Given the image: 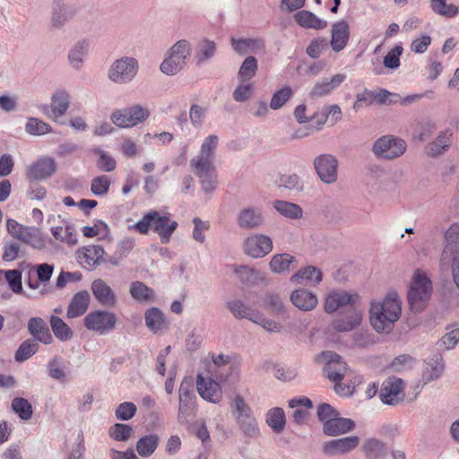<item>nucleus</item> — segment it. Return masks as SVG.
<instances>
[{
	"label": "nucleus",
	"mask_w": 459,
	"mask_h": 459,
	"mask_svg": "<svg viewBox=\"0 0 459 459\" xmlns=\"http://www.w3.org/2000/svg\"><path fill=\"white\" fill-rule=\"evenodd\" d=\"M294 19L299 26L306 29L322 30L327 25L326 21L306 10L299 11L294 15Z\"/></svg>",
	"instance_id": "obj_38"
},
{
	"label": "nucleus",
	"mask_w": 459,
	"mask_h": 459,
	"mask_svg": "<svg viewBox=\"0 0 459 459\" xmlns=\"http://www.w3.org/2000/svg\"><path fill=\"white\" fill-rule=\"evenodd\" d=\"M12 409L23 420H28L32 417V406L25 398L15 397L12 401Z\"/></svg>",
	"instance_id": "obj_56"
},
{
	"label": "nucleus",
	"mask_w": 459,
	"mask_h": 459,
	"mask_svg": "<svg viewBox=\"0 0 459 459\" xmlns=\"http://www.w3.org/2000/svg\"><path fill=\"white\" fill-rule=\"evenodd\" d=\"M359 444V437L358 436H349L325 442L323 451L329 456L342 455L353 451Z\"/></svg>",
	"instance_id": "obj_19"
},
{
	"label": "nucleus",
	"mask_w": 459,
	"mask_h": 459,
	"mask_svg": "<svg viewBox=\"0 0 459 459\" xmlns=\"http://www.w3.org/2000/svg\"><path fill=\"white\" fill-rule=\"evenodd\" d=\"M129 291L132 298L138 302H148L155 297L153 290L139 281L131 283Z\"/></svg>",
	"instance_id": "obj_44"
},
{
	"label": "nucleus",
	"mask_w": 459,
	"mask_h": 459,
	"mask_svg": "<svg viewBox=\"0 0 459 459\" xmlns=\"http://www.w3.org/2000/svg\"><path fill=\"white\" fill-rule=\"evenodd\" d=\"M219 144V137L210 134L204 138L197 156L190 160V167L200 179L202 190L212 194L218 185V175L213 165V157Z\"/></svg>",
	"instance_id": "obj_1"
},
{
	"label": "nucleus",
	"mask_w": 459,
	"mask_h": 459,
	"mask_svg": "<svg viewBox=\"0 0 459 459\" xmlns=\"http://www.w3.org/2000/svg\"><path fill=\"white\" fill-rule=\"evenodd\" d=\"M179 405L178 420L180 424H186L195 409L196 395L191 377H185L179 386Z\"/></svg>",
	"instance_id": "obj_6"
},
{
	"label": "nucleus",
	"mask_w": 459,
	"mask_h": 459,
	"mask_svg": "<svg viewBox=\"0 0 459 459\" xmlns=\"http://www.w3.org/2000/svg\"><path fill=\"white\" fill-rule=\"evenodd\" d=\"M91 292L95 299L104 307H115L117 298L111 287L102 279H96L91 282Z\"/></svg>",
	"instance_id": "obj_21"
},
{
	"label": "nucleus",
	"mask_w": 459,
	"mask_h": 459,
	"mask_svg": "<svg viewBox=\"0 0 459 459\" xmlns=\"http://www.w3.org/2000/svg\"><path fill=\"white\" fill-rule=\"evenodd\" d=\"M273 207L282 216L290 219H299L303 214L299 205L287 201L276 200L273 202Z\"/></svg>",
	"instance_id": "obj_48"
},
{
	"label": "nucleus",
	"mask_w": 459,
	"mask_h": 459,
	"mask_svg": "<svg viewBox=\"0 0 459 459\" xmlns=\"http://www.w3.org/2000/svg\"><path fill=\"white\" fill-rule=\"evenodd\" d=\"M196 389L200 396L210 403H218L221 399V387L211 377H204L201 374L196 377Z\"/></svg>",
	"instance_id": "obj_20"
},
{
	"label": "nucleus",
	"mask_w": 459,
	"mask_h": 459,
	"mask_svg": "<svg viewBox=\"0 0 459 459\" xmlns=\"http://www.w3.org/2000/svg\"><path fill=\"white\" fill-rule=\"evenodd\" d=\"M346 79V75L337 74L330 80L324 79L317 82L310 91L312 98H320L330 94L333 90L337 89Z\"/></svg>",
	"instance_id": "obj_32"
},
{
	"label": "nucleus",
	"mask_w": 459,
	"mask_h": 459,
	"mask_svg": "<svg viewBox=\"0 0 459 459\" xmlns=\"http://www.w3.org/2000/svg\"><path fill=\"white\" fill-rule=\"evenodd\" d=\"M314 168L319 178L326 184H333L337 180V159L328 153L315 158Z\"/></svg>",
	"instance_id": "obj_12"
},
{
	"label": "nucleus",
	"mask_w": 459,
	"mask_h": 459,
	"mask_svg": "<svg viewBox=\"0 0 459 459\" xmlns=\"http://www.w3.org/2000/svg\"><path fill=\"white\" fill-rule=\"evenodd\" d=\"M432 292V282L429 277L417 271L414 273L410 290L408 302L414 312L423 310Z\"/></svg>",
	"instance_id": "obj_3"
},
{
	"label": "nucleus",
	"mask_w": 459,
	"mask_h": 459,
	"mask_svg": "<svg viewBox=\"0 0 459 459\" xmlns=\"http://www.w3.org/2000/svg\"><path fill=\"white\" fill-rule=\"evenodd\" d=\"M50 325L55 336L60 341L65 342L72 338L71 328L59 316H51Z\"/></svg>",
	"instance_id": "obj_51"
},
{
	"label": "nucleus",
	"mask_w": 459,
	"mask_h": 459,
	"mask_svg": "<svg viewBox=\"0 0 459 459\" xmlns=\"http://www.w3.org/2000/svg\"><path fill=\"white\" fill-rule=\"evenodd\" d=\"M76 255L81 265L91 271L103 262L105 250L100 245H90L79 248Z\"/></svg>",
	"instance_id": "obj_18"
},
{
	"label": "nucleus",
	"mask_w": 459,
	"mask_h": 459,
	"mask_svg": "<svg viewBox=\"0 0 459 459\" xmlns=\"http://www.w3.org/2000/svg\"><path fill=\"white\" fill-rule=\"evenodd\" d=\"M150 116L147 108L133 105L112 112L110 119L114 125L122 128H129L143 123Z\"/></svg>",
	"instance_id": "obj_7"
},
{
	"label": "nucleus",
	"mask_w": 459,
	"mask_h": 459,
	"mask_svg": "<svg viewBox=\"0 0 459 459\" xmlns=\"http://www.w3.org/2000/svg\"><path fill=\"white\" fill-rule=\"evenodd\" d=\"M216 53V44L214 41L204 39L201 40L197 46V51L195 55L196 63L201 65L212 57Z\"/></svg>",
	"instance_id": "obj_50"
},
{
	"label": "nucleus",
	"mask_w": 459,
	"mask_h": 459,
	"mask_svg": "<svg viewBox=\"0 0 459 459\" xmlns=\"http://www.w3.org/2000/svg\"><path fill=\"white\" fill-rule=\"evenodd\" d=\"M51 233L56 239L66 243L68 246H74L77 243V238L71 225H66L65 228L61 226L52 227Z\"/></svg>",
	"instance_id": "obj_55"
},
{
	"label": "nucleus",
	"mask_w": 459,
	"mask_h": 459,
	"mask_svg": "<svg viewBox=\"0 0 459 459\" xmlns=\"http://www.w3.org/2000/svg\"><path fill=\"white\" fill-rule=\"evenodd\" d=\"M38 280L33 281L30 278L27 281V285L31 290H37L39 287V282H48L54 272V266L48 264H39L34 267Z\"/></svg>",
	"instance_id": "obj_49"
},
{
	"label": "nucleus",
	"mask_w": 459,
	"mask_h": 459,
	"mask_svg": "<svg viewBox=\"0 0 459 459\" xmlns=\"http://www.w3.org/2000/svg\"><path fill=\"white\" fill-rule=\"evenodd\" d=\"M445 239L440 263L442 265H449L452 258L459 256V223L455 222L446 230Z\"/></svg>",
	"instance_id": "obj_17"
},
{
	"label": "nucleus",
	"mask_w": 459,
	"mask_h": 459,
	"mask_svg": "<svg viewBox=\"0 0 459 459\" xmlns=\"http://www.w3.org/2000/svg\"><path fill=\"white\" fill-rule=\"evenodd\" d=\"M359 297L358 294H351L344 290L330 292L325 300V311L328 314L342 309L344 312L359 309L356 306Z\"/></svg>",
	"instance_id": "obj_10"
},
{
	"label": "nucleus",
	"mask_w": 459,
	"mask_h": 459,
	"mask_svg": "<svg viewBox=\"0 0 459 459\" xmlns=\"http://www.w3.org/2000/svg\"><path fill=\"white\" fill-rule=\"evenodd\" d=\"M444 362L441 355H435L426 362V366L422 371V382L428 384L439 378L444 371Z\"/></svg>",
	"instance_id": "obj_36"
},
{
	"label": "nucleus",
	"mask_w": 459,
	"mask_h": 459,
	"mask_svg": "<svg viewBox=\"0 0 459 459\" xmlns=\"http://www.w3.org/2000/svg\"><path fill=\"white\" fill-rule=\"evenodd\" d=\"M265 422L274 433H281L286 425L283 409L281 407L270 409L265 414Z\"/></svg>",
	"instance_id": "obj_41"
},
{
	"label": "nucleus",
	"mask_w": 459,
	"mask_h": 459,
	"mask_svg": "<svg viewBox=\"0 0 459 459\" xmlns=\"http://www.w3.org/2000/svg\"><path fill=\"white\" fill-rule=\"evenodd\" d=\"M56 170V162L51 157H41L32 162L26 170L30 181H41L49 178Z\"/></svg>",
	"instance_id": "obj_16"
},
{
	"label": "nucleus",
	"mask_w": 459,
	"mask_h": 459,
	"mask_svg": "<svg viewBox=\"0 0 459 459\" xmlns=\"http://www.w3.org/2000/svg\"><path fill=\"white\" fill-rule=\"evenodd\" d=\"M328 41L325 38H316L311 40L306 48V53L311 58H317L321 53L328 48Z\"/></svg>",
	"instance_id": "obj_64"
},
{
	"label": "nucleus",
	"mask_w": 459,
	"mask_h": 459,
	"mask_svg": "<svg viewBox=\"0 0 459 459\" xmlns=\"http://www.w3.org/2000/svg\"><path fill=\"white\" fill-rule=\"evenodd\" d=\"M258 65L255 56H247L240 65L238 73V79L241 82H246L252 79L257 71Z\"/></svg>",
	"instance_id": "obj_52"
},
{
	"label": "nucleus",
	"mask_w": 459,
	"mask_h": 459,
	"mask_svg": "<svg viewBox=\"0 0 459 459\" xmlns=\"http://www.w3.org/2000/svg\"><path fill=\"white\" fill-rule=\"evenodd\" d=\"M39 351V344L32 340L22 342L14 354V359L18 362H23L32 357Z\"/></svg>",
	"instance_id": "obj_54"
},
{
	"label": "nucleus",
	"mask_w": 459,
	"mask_h": 459,
	"mask_svg": "<svg viewBox=\"0 0 459 459\" xmlns=\"http://www.w3.org/2000/svg\"><path fill=\"white\" fill-rule=\"evenodd\" d=\"M404 383L398 377H388L381 386L379 397L383 403L387 405H396L403 401Z\"/></svg>",
	"instance_id": "obj_13"
},
{
	"label": "nucleus",
	"mask_w": 459,
	"mask_h": 459,
	"mask_svg": "<svg viewBox=\"0 0 459 459\" xmlns=\"http://www.w3.org/2000/svg\"><path fill=\"white\" fill-rule=\"evenodd\" d=\"M111 180L107 175L93 178L91 182V191L96 196H102L108 193Z\"/></svg>",
	"instance_id": "obj_58"
},
{
	"label": "nucleus",
	"mask_w": 459,
	"mask_h": 459,
	"mask_svg": "<svg viewBox=\"0 0 459 459\" xmlns=\"http://www.w3.org/2000/svg\"><path fill=\"white\" fill-rule=\"evenodd\" d=\"M406 143L393 135H385L373 145L374 153L380 158L393 160L402 156L406 151Z\"/></svg>",
	"instance_id": "obj_9"
},
{
	"label": "nucleus",
	"mask_w": 459,
	"mask_h": 459,
	"mask_svg": "<svg viewBox=\"0 0 459 459\" xmlns=\"http://www.w3.org/2000/svg\"><path fill=\"white\" fill-rule=\"evenodd\" d=\"M323 274L319 268L307 265L294 273L290 281L295 284L316 286L322 281Z\"/></svg>",
	"instance_id": "obj_27"
},
{
	"label": "nucleus",
	"mask_w": 459,
	"mask_h": 459,
	"mask_svg": "<svg viewBox=\"0 0 459 459\" xmlns=\"http://www.w3.org/2000/svg\"><path fill=\"white\" fill-rule=\"evenodd\" d=\"M227 307L230 313L238 319L245 318L254 322L255 318H257L258 316V310L253 309L239 299L227 302Z\"/></svg>",
	"instance_id": "obj_37"
},
{
	"label": "nucleus",
	"mask_w": 459,
	"mask_h": 459,
	"mask_svg": "<svg viewBox=\"0 0 459 459\" xmlns=\"http://www.w3.org/2000/svg\"><path fill=\"white\" fill-rule=\"evenodd\" d=\"M24 230L26 231H24V235L21 239L22 242L38 250H41L45 247L46 239L38 228L29 227Z\"/></svg>",
	"instance_id": "obj_47"
},
{
	"label": "nucleus",
	"mask_w": 459,
	"mask_h": 459,
	"mask_svg": "<svg viewBox=\"0 0 459 459\" xmlns=\"http://www.w3.org/2000/svg\"><path fill=\"white\" fill-rule=\"evenodd\" d=\"M273 250V240L264 234L248 236L243 243L244 253L253 258H262Z\"/></svg>",
	"instance_id": "obj_11"
},
{
	"label": "nucleus",
	"mask_w": 459,
	"mask_h": 459,
	"mask_svg": "<svg viewBox=\"0 0 459 459\" xmlns=\"http://www.w3.org/2000/svg\"><path fill=\"white\" fill-rule=\"evenodd\" d=\"M134 432L130 425L115 423L109 429V437L116 441H127Z\"/></svg>",
	"instance_id": "obj_60"
},
{
	"label": "nucleus",
	"mask_w": 459,
	"mask_h": 459,
	"mask_svg": "<svg viewBox=\"0 0 459 459\" xmlns=\"http://www.w3.org/2000/svg\"><path fill=\"white\" fill-rule=\"evenodd\" d=\"M322 356L325 359V376L332 382H342L349 369L346 362L339 354L330 351H324Z\"/></svg>",
	"instance_id": "obj_15"
},
{
	"label": "nucleus",
	"mask_w": 459,
	"mask_h": 459,
	"mask_svg": "<svg viewBox=\"0 0 459 459\" xmlns=\"http://www.w3.org/2000/svg\"><path fill=\"white\" fill-rule=\"evenodd\" d=\"M89 48L90 41L87 39L79 40L73 46L68 54V60L74 68H81L84 57L89 53Z\"/></svg>",
	"instance_id": "obj_39"
},
{
	"label": "nucleus",
	"mask_w": 459,
	"mask_h": 459,
	"mask_svg": "<svg viewBox=\"0 0 459 459\" xmlns=\"http://www.w3.org/2000/svg\"><path fill=\"white\" fill-rule=\"evenodd\" d=\"M232 413L241 433L248 438L256 439L261 432L258 421L250 405L242 395L236 394L231 402Z\"/></svg>",
	"instance_id": "obj_2"
},
{
	"label": "nucleus",
	"mask_w": 459,
	"mask_h": 459,
	"mask_svg": "<svg viewBox=\"0 0 459 459\" xmlns=\"http://www.w3.org/2000/svg\"><path fill=\"white\" fill-rule=\"evenodd\" d=\"M296 264V258L290 254L282 253L274 255L269 264L270 269L274 273H283Z\"/></svg>",
	"instance_id": "obj_40"
},
{
	"label": "nucleus",
	"mask_w": 459,
	"mask_h": 459,
	"mask_svg": "<svg viewBox=\"0 0 459 459\" xmlns=\"http://www.w3.org/2000/svg\"><path fill=\"white\" fill-rule=\"evenodd\" d=\"M290 299L291 303L302 311H311L318 303L317 297L306 289H299L292 291Z\"/></svg>",
	"instance_id": "obj_31"
},
{
	"label": "nucleus",
	"mask_w": 459,
	"mask_h": 459,
	"mask_svg": "<svg viewBox=\"0 0 459 459\" xmlns=\"http://www.w3.org/2000/svg\"><path fill=\"white\" fill-rule=\"evenodd\" d=\"M160 438L156 434H150L139 438L136 443V451L143 457L152 455L158 447Z\"/></svg>",
	"instance_id": "obj_46"
},
{
	"label": "nucleus",
	"mask_w": 459,
	"mask_h": 459,
	"mask_svg": "<svg viewBox=\"0 0 459 459\" xmlns=\"http://www.w3.org/2000/svg\"><path fill=\"white\" fill-rule=\"evenodd\" d=\"M178 224L176 221H172L169 215L158 216L153 221V230L160 236L162 244H168L173 232L177 230Z\"/></svg>",
	"instance_id": "obj_29"
},
{
	"label": "nucleus",
	"mask_w": 459,
	"mask_h": 459,
	"mask_svg": "<svg viewBox=\"0 0 459 459\" xmlns=\"http://www.w3.org/2000/svg\"><path fill=\"white\" fill-rule=\"evenodd\" d=\"M70 94L63 89L56 91L51 97V111L56 118L62 117L70 106Z\"/></svg>",
	"instance_id": "obj_35"
},
{
	"label": "nucleus",
	"mask_w": 459,
	"mask_h": 459,
	"mask_svg": "<svg viewBox=\"0 0 459 459\" xmlns=\"http://www.w3.org/2000/svg\"><path fill=\"white\" fill-rule=\"evenodd\" d=\"M371 312H381L391 318L399 319L402 312V303L397 294H388L382 302H373Z\"/></svg>",
	"instance_id": "obj_23"
},
{
	"label": "nucleus",
	"mask_w": 459,
	"mask_h": 459,
	"mask_svg": "<svg viewBox=\"0 0 459 459\" xmlns=\"http://www.w3.org/2000/svg\"><path fill=\"white\" fill-rule=\"evenodd\" d=\"M293 91L290 87L285 86L273 94L270 102V108L277 110L282 108L285 103L291 98Z\"/></svg>",
	"instance_id": "obj_61"
},
{
	"label": "nucleus",
	"mask_w": 459,
	"mask_h": 459,
	"mask_svg": "<svg viewBox=\"0 0 459 459\" xmlns=\"http://www.w3.org/2000/svg\"><path fill=\"white\" fill-rule=\"evenodd\" d=\"M370 313V323L373 328L378 333H389L394 327V322L397 319L391 318L381 312H371Z\"/></svg>",
	"instance_id": "obj_45"
},
{
	"label": "nucleus",
	"mask_w": 459,
	"mask_h": 459,
	"mask_svg": "<svg viewBox=\"0 0 459 459\" xmlns=\"http://www.w3.org/2000/svg\"><path fill=\"white\" fill-rule=\"evenodd\" d=\"M90 304V294L87 290H82L74 295L72 298L66 316L68 318H75L83 315Z\"/></svg>",
	"instance_id": "obj_34"
},
{
	"label": "nucleus",
	"mask_w": 459,
	"mask_h": 459,
	"mask_svg": "<svg viewBox=\"0 0 459 459\" xmlns=\"http://www.w3.org/2000/svg\"><path fill=\"white\" fill-rule=\"evenodd\" d=\"M362 313L359 309H353L345 312V315L334 319L332 322V328L338 333L351 332L360 325Z\"/></svg>",
	"instance_id": "obj_25"
},
{
	"label": "nucleus",
	"mask_w": 459,
	"mask_h": 459,
	"mask_svg": "<svg viewBox=\"0 0 459 459\" xmlns=\"http://www.w3.org/2000/svg\"><path fill=\"white\" fill-rule=\"evenodd\" d=\"M264 223V215L261 208L248 206L240 210L238 215V225L241 229L252 230Z\"/></svg>",
	"instance_id": "obj_24"
},
{
	"label": "nucleus",
	"mask_w": 459,
	"mask_h": 459,
	"mask_svg": "<svg viewBox=\"0 0 459 459\" xmlns=\"http://www.w3.org/2000/svg\"><path fill=\"white\" fill-rule=\"evenodd\" d=\"M191 55V45L186 39L177 41L169 50L167 57L160 64V71L167 75L178 74Z\"/></svg>",
	"instance_id": "obj_4"
},
{
	"label": "nucleus",
	"mask_w": 459,
	"mask_h": 459,
	"mask_svg": "<svg viewBox=\"0 0 459 459\" xmlns=\"http://www.w3.org/2000/svg\"><path fill=\"white\" fill-rule=\"evenodd\" d=\"M451 136L452 133L450 132V130L442 132L435 141L429 143L427 147V153L432 157H436L442 154L450 146Z\"/></svg>",
	"instance_id": "obj_43"
},
{
	"label": "nucleus",
	"mask_w": 459,
	"mask_h": 459,
	"mask_svg": "<svg viewBox=\"0 0 459 459\" xmlns=\"http://www.w3.org/2000/svg\"><path fill=\"white\" fill-rule=\"evenodd\" d=\"M78 8L74 4H67L63 0H53L51 4L50 26L53 29L63 28L77 13Z\"/></svg>",
	"instance_id": "obj_14"
},
{
	"label": "nucleus",
	"mask_w": 459,
	"mask_h": 459,
	"mask_svg": "<svg viewBox=\"0 0 459 459\" xmlns=\"http://www.w3.org/2000/svg\"><path fill=\"white\" fill-rule=\"evenodd\" d=\"M350 39V25L346 21H338L332 25L330 44L332 49L338 53L343 50Z\"/></svg>",
	"instance_id": "obj_22"
},
{
	"label": "nucleus",
	"mask_w": 459,
	"mask_h": 459,
	"mask_svg": "<svg viewBox=\"0 0 459 459\" xmlns=\"http://www.w3.org/2000/svg\"><path fill=\"white\" fill-rule=\"evenodd\" d=\"M361 450L366 459H385L387 455V446L377 437L364 440Z\"/></svg>",
	"instance_id": "obj_33"
},
{
	"label": "nucleus",
	"mask_w": 459,
	"mask_h": 459,
	"mask_svg": "<svg viewBox=\"0 0 459 459\" xmlns=\"http://www.w3.org/2000/svg\"><path fill=\"white\" fill-rule=\"evenodd\" d=\"M138 69L137 59L132 56H122L110 65L108 78L117 84H127L134 79Z\"/></svg>",
	"instance_id": "obj_5"
},
{
	"label": "nucleus",
	"mask_w": 459,
	"mask_h": 459,
	"mask_svg": "<svg viewBox=\"0 0 459 459\" xmlns=\"http://www.w3.org/2000/svg\"><path fill=\"white\" fill-rule=\"evenodd\" d=\"M264 304L271 313L280 316L283 319L289 316L287 308L279 294L271 291L266 292L264 298Z\"/></svg>",
	"instance_id": "obj_42"
},
{
	"label": "nucleus",
	"mask_w": 459,
	"mask_h": 459,
	"mask_svg": "<svg viewBox=\"0 0 459 459\" xmlns=\"http://www.w3.org/2000/svg\"><path fill=\"white\" fill-rule=\"evenodd\" d=\"M25 131L30 135L39 136L51 133L52 127L37 117H29L25 125Z\"/></svg>",
	"instance_id": "obj_53"
},
{
	"label": "nucleus",
	"mask_w": 459,
	"mask_h": 459,
	"mask_svg": "<svg viewBox=\"0 0 459 459\" xmlns=\"http://www.w3.org/2000/svg\"><path fill=\"white\" fill-rule=\"evenodd\" d=\"M356 427L353 420L335 416L323 425V431L325 435L336 437L352 431Z\"/></svg>",
	"instance_id": "obj_26"
},
{
	"label": "nucleus",
	"mask_w": 459,
	"mask_h": 459,
	"mask_svg": "<svg viewBox=\"0 0 459 459\" xmlns=\"http://www.w3.org/2000/svg\"><path fill=\"white\" fill-rule=\"evenodd\" d=\"M83 322L88 330L106 335L115 329L117 316L111 311L98 309L88 313Z\"/></svg>",
	"instance_id": "obj_8"
},
{
	"label": "nucleus",
	"mask_w": 459,
	"mask_h": 459,
	"mask_svg": "<svg viewBox=\"0 0 459 459\" xmlns=\"http://www.w3.org/2000/svg\"><path fill=\"white\" fill-rule=\"evenodd\" d=\"M432 11L447 18L455 17L458 13V8L455 4H447L446 0H430Z\"/></svg>",
	"instance_id": "obj_57"
},
{
	"label": "nucleus",
	"mask_w": 459,
	"mask_h": 459,
	"mask_svg": "<svg viewBox=\"0 0 459 459\" xmlns=\"http://www.w3.org/2000/svg\"><path fill=\"white\" fill-rule=\"evenodd\" d=\"M145 325L154 334L163 333L169 327L166 316L158 307H152L144 313Z\"/></svg>",
	"instance_id": "obj_28"
},
{
	"label": "nucleus",
	"mask_w": 459,
	"mask_h": 459,
	"mask_svg": "<svg viewBox=\"0 0 459 459\" xmlns=\"http://www.w3.org/2000/svg\"><path fill=\"white\" fill-rule=\"evenodd\" d=\"M158 216V212L152 211L143 215V217L135 224L129 226V230H134L141 234H147L151 227L153 228V221Z\"/></svg>",
	"instance_id": "obj_62"
},
{
	"label": "nucleus",
	"mask_w": 459,
	"mask_h": 459,
	"mask_svg": "<svg viewBox=\"0 0 459 459\" xmlns=\"http://www.w3.org/2000/svg\"><path fill=\"white\" fill-rule=\"evenodd\" d=\"M136 411L137 408L134 403L124 402L117 407L115 416L119 420L126 421L135 415Z\"/></svg>",
	"instance_id": "obj_63"
},
{
	"label": "nucleus",
	"mask_w": 459,
	"mask_h": 459,
	"mask_svg": "<svg viewBox=\"0 0 459 459\" xmlns=\"http://www.w3.org/2000/svg\"><path fill=\"white\" fill-rule=\"evenodd\" d=\"M403 44H396L384 57V66L392 70L397 69L401 65L400 57L403 55Z\"/></svg>",
	"instance_id": "obj_59"
},
{
	"label": "nucleus",
	"mask_w": 459,
	"mask_h": 459,
	"mask_svg": "<svg viewBox=\"0 0 459 459\" xmlns=\"http://www.w3.org/2000/svg\"><path fill=\"white\" fill-rule=\"evenodd\" d=\"M28 331L35 340L44 344H50L53 342L48 324L41 317H31L28 321Z\"/></svg>",
	"instance_id": "obj_30"
}]
</instances>
